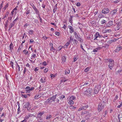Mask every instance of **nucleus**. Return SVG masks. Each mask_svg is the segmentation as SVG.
<instances>
[{"label": "nucleus", "mask_w": 122, "mask_h": 122, "mask_svg": "<svg viewBox=\"0 0 122 122\" xmlns=\"http://www.w3.org/2000/svg\"><path fill=\"white\" fill-rule=\"evenodd\" d=\"M101 48L100 47H98L97 48H96L95 49H94L93 50V52H97V50H99L100 48Z\"/></svg>", "instance_id": "nucleus-39"}, {"label": "nucleus", "mask_w": 122, "mask_h": 122, "mask_svg": "<svg viewBox=\"0 0 122 122\" xmlns=\"http://www.w3.org/2000/svg\"><path fill=\"white\" fill-rule=\"evenodd\" d=\"M106 98L105 97H103V101L101 102L98 105V112H99L102 111L104 108L105 102H104V99Z\"/></svg>", "instance_id": "nucleus-1"}, {"label": "nucleus", "mask_w": 122, "mask_h": 122, "mask_svg": "<svg viewBox=\"0 0 122 122\" xmlns=\"http://www.w3.org/2000/svg\"><path fill=\"white\" fill-rule=\"evenodd\" d=\"M3 1H2V3L0 4V9H1L3 7Z\"/></svg>", "instance_id": "nucleus-63"}, {"label": "nucleus", "mask_w": 122, "mask_h": 122, "mask_svg": "<svg viewBox=\"0 0 122 122\" xmlns=\"http://www.w3.org/2000/svg\"><path fill=\"white\" fill-rule=\"evenodd\" d=\"M120 25L119 24L117 25L115 28V30H119L120 29Z\"/></svg>", "instance_id": "nucleus-19"}, {"label": "nucleus", "mask_w": 122, "mask_h": 122, "mask_svg": "<svg viewBox=\"0 0 122 122\" xmlns=\"http://www.w3.org/2000/svg\"><path fill=\"white\" fill-rule=\"evenodd\" d=\"M118 39H113L111 40H110L107 41V43L109 44H110L112 43L115 41L118 40Z\"/></svg>", "instance_id": "nucleus-11"}, {"label": "nucleus", "mask_w": 122, "mask_h": 122, "mask_svg": "<svg viewBox=\"0 0 122 122\" xmlns=\"http://www.w3.org/2000/svg\"><path fill=\"white\" fill-rule=\"evenodd\" d=\"M63 47V46L60 45L57 48V50L58 51H60L61 49Z\"/></svg>", "instance_id": "nucleus-29"}, {"label": "nucleus", "mask_w": 122, "mask_h": 122, "mask_svg": "<svg viewBox=\"0 0 122 122\" xmlns=\"http://www.w3.org/2000/svg\"><path fill=\"white\" fill-rule=\"evenodd\" d=\"M70 39L69 41V42H71L72 41L74 40V39H73L72 36H71L70 37Z\"/></svg>", "instance_id": "nucleus-45"}, {"label": "nucleus", "mask_w": 122, "mask_h": 122, "mask_svg": "<svg viewBox=\"0 0 122 122\" xmlns=\"http://www.w3.org/2000/svg\"><path fill=\"white\" fill-rule=\"evenodd\" d=\"M41 96L39 95H36L34 97V99H38L40 98Z\"/></svg>", "instance_id": "nucleus-37"}, {"label": "nucleus", "mask_w": 122, "mask_h": 122, "mask_svg": "<svg viewBox=\"0 0 122 122\" xmlns=\"http://www.w3.org/2000/svg\"><path fill=\"white\" fill-rule=\"evenodd\" d=\"M50 45L51 46H52L51 47V48L50 49V50L53 51V52H54V49L53 47V44L52 43H50Z\"/></svg>", "instance_id": "nucleus-27"}, {"label": "nucleus", "mask_w": 122, "mask_h": 122, "mask_svg": "<svg viewBox=\"0 0 122 122\" xmlns=\"http://www.w3.org/2000/svg\"><path fill=\"white\" fill-rule=\"evenodd\" d=\"M77 40L80 41L81 43L83 42V40L81 38L79 37H78L77 38H76Z\"/></svg>", "instance_id": "nucleus-24"}, {"label": "nucleus", "mask_w": 122, "mask_h": 122, "mask_svg": "<svg viewBox=\"0 0 122 122\" xmlns=\"http://www.w3.org/2000/svg\"><path fill=\"white\" fill-rule=\"evenodd\" d=\"M10 65H11V67L13 69V68H14L13 66V65L14 64L13 62L12 61H11L10 62Z\"/></svg>", "instance_id": "nucleus-57"}, {"label": "nucleus", "mask_w": 122, "mask_h": 122, "mask_svg": "<svg viewBox=\"0 0 122 122\" xmlns=\"http://www.w3.org/2000/svg\"><path fill=\"white\" fill-rule=\"evenodd\" d=\"M16 70H17L19 71H20V67L17 64L16 66Z\"/></svg>", "instance_id": "nucleus-40"}, {"label": "nucleus", "mask_w": 122, "mask_h": 122, "mask_svg": "<svg viewBox=\"0 0 122 122\" xmlns=\"http://www.w3.org/2000/svg\"><path fill=\"white\" fill-rule=\"evenodd\" d=\"M15 24V23L14 22H11L10 24L9 25V27L8 30H10L11 29V28L13 27V26H14Z\"/></svg>", "instance_id": "nucleus-14"}, {"label": "nucleus", "mask_w": 122, "mask_h": 122, "mask_svg": "<svg viewBox=\"0 0 122 122\" xmlns=\"http://www.w3.org/2000/svg\"><path fill=\"white\" fill-rule=\"evenodd\" d=\"M88 112L86 110H83L81 112V114L83 115L85 114H86Z\"/></svg>", "instance_id": "nucleus-33"}, {"label": "nucleus", "mask_w": 122, "mask_h": 122, "mask_svg": "<svg viewBox=\"0 0 122 122\" xmlns=\"http://www.w3.org/2000/svg\"><path fill=\"white\" fill-rule=\"evenodd\" d=\"M90 67H88L86 68L84 70V71L85 72H86L89 71L90 69Z\"/></svg>", "instance_id": "nucleus-22"}, {"label": "nucleus", "mask_w": 122, "mask_h": 122, "mask_svg": "<svg viewBox=\"0 0 122 122\" xmlns=\"http://www.w3.org/2000/svg\"><path fill=\"white\" fill-rule=\"evenodd\" d=\"M117 9H115L113 10L111 14L112 15L115 14L117 11Z\"/></svg>", "instance_id": "nucleus-20"}, {"label": "nucleus", "mask_w": 122, "mask_h": 122, "mask_svg": "<svg viewBox=\"0 0 122 122\" xmlns=\"http://www.w3.org/2000/svg\"><path fill=\"white\" fill-rule=\"evenodd\" d=\"M101 37V36L99 34V33L98 32H96L95 35H94V40H97V37L100 38Z\"/></svg>", "instance_id": "nucleus-8"}, {"label": "nucleus", "mask_w": 122, "mask_h": 122, "mask_svg": "<svg viewBox=\"0 0 122 122\" xmlns=\"http://www.w3.org/2000/svg\"><path fill=\"white\" fill-rule=\"evenodd\" d=\"M103 17V15H102L101 14H100L98 16V17L100 18H101Z\"/></svg>", "instance_id": "nucleus-44"}, {"label": "nucleus", "mask_w": 122, "mask_h": 122, "mask_svg": "<svg viewBox=\"0 0 122 122\" xmlns=\"http://www.w3.org/2000/svg\"><path fill=\"white\" fill-rule=\"evenodd\" d=\"M101 89V86L99 85H97L95 86L94 90V92L95 94H97L99 92L100 90Z\"/></svg>", "instance_id": "nucleus-4"}, {"label": "nucleus", "mask_w": 122, "mask_h": 122, "mask_svg": "<svg viewBox=\"0 0 122 122\" xmlns=\"http://www.w3.org/2000/svg\"><path fill=\"white\" fill-rule=\"evenodd\" d=\"M53 101L51 99V98H49V99L46 101V102L47 103H51Z\"/></svg>", "instance_id": "nucleus-21"}, {"label": "nucleus", "mask_w": 122, "mask_h": 122, "mask_svg": "<svg viewBox=\"0 0 122 122\" xmlns=\"http://www.w3.org/2000/svg\"><path fill=\"white\" fill-rule=\"evenodd\" d=\"M69 101L68 102V104L70 105H72L74 103V102L73 101Z\"/></svg>", "instance_id": "nucleus-35"}, {"label": "nucleus", "mask_w": 122, "mask_h": 122, "mask_svg": "<svg viewBox=\"0 0 122 122\" xmlns=\"http://www.w3.org/2000/svg\"><path fill=\"white\" fill-rule=\"evenodd\" d=\"M23 53L25 54V55H29L30 53L28 51H27L25 49L23 51Z\"/></svg>", "instance_id": "nucleus-18"}, {"label": "nucleus", "mask_w": 122, "mask_h": 122, "mask_svg": "<svg viewBox=\"0 0 122 122\" xmlns=\"http://www.w3.org/2000/svg\"><path fill=\"white\" fill-rule=\"evenodd\" d=\"M33 116H35L33 115V114H32L30 113H28L27 114L25 118V119H28L30 117H32Z\"/></svg>", "instance_id": "nucleus-10"}, {"label": "nucleus", "mask_w": 122, "mask_h": 122, "mask_svg": "<svg viewBox=\"0 0 122 122\" xmlns=\"http://www.w3.org/2000/svg\"><path fill=\"white\" fill-rule=\"evenodd\" d=\"M36 56V54H34L33 53V55L31 56V59H32L33 58H35Z\"/></svg>", "instance_id": "nucleus-43"}, {"label": "nucleus", "mask_w": 122, "mask_h": 122, "mask_svg": "<svg viewBox=\"0 0 122 122\" xmlns=\"http://www.w3.org/2000/svg\"><path fill=\"white\" fill-rule=\"evenodd\" d=\"M116 105H117V107L118 108H120L122 106V102L119 101V104L117 103Z\"/></svg>", "instance_id": "nucleus-13"}, {"label": "nucleus", "mask_w": 122, "mask_h": 122, "mask_svg": "<svg viewBox=\"0 0 122 122\" xmlns=\"http://www.w3.org/2000/svg\"><path fill=\"white\" fill-rule=\"evenodd\" d=\"M78 58L77 57H74L73 58L74 61V62L76 61L78 59Z\"/></svg>", "instance_id": "nucleus-55"}, {"label": "nucleus", "mask_w": 122, "mask_h": 122, "mask_svg": "<svg viewBox=\"0 0 122 122\" xmlns=\"http://www.w3.org/2000/svg\"><path fill=\"white\" fill-rule=\"evenodd\" d=\"M92 90L91 88L87 89L85 92V94L88 97L92 95Z\"/></svg>", "instance_id": "nucleus-2"}, {"label": "nucleus", "mask_w": 122, "mask_h": 122, "mask_svg": "<svg viewBox=\"0 0 122 122\" xmlns=\"http://www.w3.org/2000/svg\"><path fill=\"white\" fill-rule=\"evenodd\" d=\"M65 98V96L64 95H61V96L60 97V100L63 99V98Z\"/></svg>", "instance_id": "nucleus-53"}, {"label": "nucleus", "mask_w": 122, "mask_h": 122, "mask_svg": "<svg viewBox=\"0 0 122 122\" xmlns=\"http://www.w3.org/2000/svg\"><path fill=\"white\" fill-rule=\"evenodd\" d=\"M69 42H67L65 45L64 47L66 48H67V47L69 46Z\"/></svg>", "instance_id": "nucleus-25"}, {"label": "nucleus", "mask_w": 122, "mask_h": 122, "mask_svg": "<svg viewBox=\"0 0 122 122\" xmlns=\"http://www.w3.org/2000/svg\"><path fill=\"white\" fill-rule=\"evenodd\" d=\"M66 61V58L64 56H63L62 57V61L64 62H65Z\"/></svg>", "instance_id": "nucleus-41"}, {"label": "nucleus", "mask_w": 122, "mask_h": 122, "mask_svg": "<svg viewBox=\"0 0 122 122\" xmlns=\"http://www.w3.org/2000/svg\"><path fill=\"white\" fill-rule=\"evenodd\" d=\"M118 97V96L117 95H116L115 97L114 98V100H113V102H115L116 101V100L117 99Z\"/></svg>", "instance_id": "nucleus-52"}, {"label": "nucleus", "mask_w": 122, "mask_h": 122, "mask_svg": "<svg viewBox=\"0 0 122 122\" xmlns=\"http://www.w3.org/2000/svg\"><path fill=\"white\" fill-rule=\"evenodd\" d=\"M70 109H73L74 108H76V107H75L74 106H70Z\"/></svg>", "instance_id": "nucleus-59"}, {"label": "nucleus", "mask_w": 122, "mask_h": 122, "mask_svg": "<svg viewBox=\"0 0 122 122\" xmlns=\"http://www.w3.org/2000/svg\"><path fill=\"white\" fill-rule=\"evenodd\" d=\"M116 74L117 75L119 74L120 75H122V69H119L116 71Z\"/></svg>", "instance_id": "nucleus-12"}, {"label": "nucleus", "mask_w": 122, "mask_h": 122, "mask_svg": "<svg viewBox=\"0 0 122 122\" xmlns=\"http://www.w3.org/2000/svg\"><path fill=\"white\" fill-rule=\"evenodd\" d=\"M113 24L112 21H110L107 24V26L110 27L112 26Z\"/></svg>", "instance_id": "nucleus-17"}, {"label": "nucleus", "mask_w": 122, "mask_h": 122, "mask_svg": "<svg viewBox=\"0 0 122 122\" xmlns=\"http://www.w3.org/2000/svg\"><path fill=\"white\" fill-rule=\"evenodd\" d=\"M55 34L57 36H59L60 34V32H55Z\"/></svg>", "instance_id": "nucleus-49"}, {"label": "nucleus", "mask_w": 122, "mask_h": 122, "mask_svg": "<svg viewBox=\"0 0 122 122\" xmlns=\"http://www.w3.org/2000/svg\"><path fill=\"white\" fill-rule=\"evenodd\" d=\"M57 95H56L54 96H53L52 97H50L51 99L53 101H54L55 100V99L56 96Z\"/></svg>", "instance_id": "nucleus-26"}, {"label": "nucleus", "mask_w": 122, "mask_h": 122, "mask_svg": "<svg viewBox=\"0 0 122 122\" xmlns=\"http://www.w3.org/2000/svg\"><path fill=\"white\" fill-rule=\"evenodd\" d=\"M81 5V4L79 2H78L76 4V5L77 6H80Z\"/></svg>", "instance_id": "nucleus-64"}, {"label": "nucleus", "mask_w": 122, "mask_h": 122, "mask_svg": "<svg viewBox=\"0 0 122 122\" xmlns=\"http://www.w3.org/2000/svg\"><path fill=\"white\" fill-rule=\"evenodd\" d=\"M22 47V46H21V45L20 46H19V48H18V49L17 50V51H20V50L21 49V47Z\"/></svg>", "instance_id": "nucleus-58"}, {"label": "nucleus", "mask_w": 122, "mask_h": 122, "mask_svg": "<svg viewBox=\"0 0 122 122\" xmlns=\"http://www.w3.org/2000/svg\"><path fill=\"white\" fill-rule=\"evenodd\" d=\"M88 107V105H85L82 107L83 109H85L87 108Z\"/></svg>", "instance_id": "nucleus-46"}, {"label": "nucleus", "mask_w": 122, "mask_h": 122, "mask_svg": "<svg viewBox=\"0 0 122 122\" xmlns=\"http://www.w3.org/2000/svg\"><path fill=\"white\" fill-rule=\"evenodd\" d=\"M9 5V4L8 3H7L5 6L3 8V9L5 11V10L6 9V8L8 7Z\"/></svg>", "instance_id": "nucleus-38"}, {"label": "nucleus", "mask_w": 122, "mask_h": 122, "mask_svg": "<svg viewBox=\"0 0 122 122\" xmlns=\"http://www.w3.org/2000/svg\"><path fill=\"white\" fill-rule=\"evenodd\" d=\"M106 21L104 20H102V21H101V23L102 24H103L105 23L106 22Z\"/></svg>", "instance_id": "nucleus-47"}, {"label": "nucleus", "mask_w": 122, "mask_h": 122, "mask_svg": "<svg viewBox=\"0 0 122 122\" xmlns=\"http://www.w3.org/2000/svg\"><path fill=\"white\" fill-rule=\"evenodd\" d=\"M114 61L112 59L109 60V67L110 69L112 70L113 68L114 64Z\"/></svg>", "instance_id": "nucleus-3"}, {"label": "nucleus", "mask_w": 122, "mask_h": 122, "mask_svg": "<svg viewBox=\"0 0 122 122\" xmlns=\"http://www.w3.org/2000/svg\"><path fill=\"white\" fill-rule=\"evenodd\" d=\"M44 113V111L42 112L39 113L38 114V115L40 116V117H41L42 116V115Z\"/></svg>", "instance_id": "nucleus-31"}, {"label": "nucleus", "mask_w": 122, "mask_h": 122, "mask_svg": "<svg viewBox=\"0 0 122 122\" xmlns=\"http://www.w3.org/2000/svg\"><path fill=\"white\" fill-rule=\"evenodd\" d=\"M70 73V71L69 70H68V71H65V74L66 75L68 74L69 73Z\"/></svg>", "instance_id": "nucleus-54"}, {"label": "nucleus", "mask_w": 122, "mask_h": 122, "mask_svg": "<svg viewBox=\"0 0 122 122\" xmlns=\"http://www.w3.org/2000/svg\"><path fill=\"white\" fill-rule=\"evenodd\" d=\"M21 96L24 97L26 98L27 97V95L25 94L23 95L22 94H21Z\"/></svg>", "instance_id": "nucleus-51"}, {"label": "nucleus", "mask_w": 122, "mask_h": 122, "mask_svg": "<svg viewBox=\"0 0 122 122\" xmlns=\"http://www.w3.org/2000/svg\"><path fill=\"white\" fill-rule=\"evenodd\" d=\"M89 82H87L85 83L84 85H81V86H84L86 85H88L89 84Z\"/></svg>", "instance_id": "nucleus-61"}, {"label": "nucleus", "mask_w": 122, "mask_h": 122, "mask_svg": "<svg viewBox=\"0 0 122 122\" xmlns=\"http://www.w3.org/2000/svg\"><path fill=\"white\" fill-rule=\"evenodd\" d=\"M24 106L25 108H27L28 110L30 109V103L29 102H26L24 105Z\"/></svg>", "instance_id": "nucleus-6"}, {"label": "nucleus", "mask_w": 122, "mask_h": 122, "mask_svg": "<svg viewBox=\"0 0 122 122\" xmlns=\"http://www.w3.org/2000/svg\"><path fill=\"white\" fill-rule=\"evenodd\" d=\"M69 20L70 23L71 24H72V19L69 18Z\"/></svg>", "instance_id": "nucleus-62"}, {"label": "nucleus", "mask_w": 122, "mask_h": 122, "mask_svg": "<svg viewBox=\"0 0 122 122\" xmlns=\"http://www.w3.org/2000/svg\"><path fill=\"white\" fill-rule=\"evenodd\" d=\"M68 28L70 30V33H72L74 31L73 28L70 25H68Z\"/></svg>", "instance_id": "nucleus-15"}, {"label": "nucleus", "mask_w": 122, "mask_h": 122, "mask_svg": "<svg viewBox=\"0 0 122 122\" xmlns=\"http://www.w3.org/2000/svg\"><path fill=\"white\" fill-rule=\"evenodd\" d=\"M48 71V68H46L44 70V73L47 72Z\"/></svg>", "instance_id": "nucleus-60"}, {"label": "nucleus", "mask_w": 122, "mask_h": 122, "mask_svg": "<svg viewBox=\"0 0 122 122\" xmlns=\"http://www.w3.org/2000/svg\"><path fill=\"white\" fill-rule=\"evenodd\" d=\"M109 12V10L107 8H105L102 10V12L104 14L108 13Z\"/></svg>", "instance_id": "nucleus-7"}, {"label": "nucleus", "mask_w": 122, "mask_h": 122, "mask_svg": "<svg viewBox=\"0 0 122 122\" xmlns=\"http://www.w3.org/2000/svg\"><path fill=\"white\" fill-rule=\"evenodd\" d=\"M8 14V12H7L6 14V15H5V16H3V17L2 18V19H4L6 17H7Z\"/></svg>", "instance_id": "nucleus-48"}, {"label": "nucleus", "mask_w": 122, "mask_h": 122, "mask_svg": "<svg viewBox=\"0 0 122 122\" xmlns=\"http://www.w3.org/2000/svg\"><path fill=\"white\" fill-rule=\"evenodd\" d=\"M104 33H106L107 32H111L112 30L111 29H106L104 30Z\"/></svg>", "instance_id": "nucleus-32"}, {"label": "nucleus", "mask_w": 122, "mask_h": 122, "mask_svg": "<svg viewBox=\"0 0 122 122\" xmlns=\"http://www.w3.org/2000/svg\"><path fill=\"white\" fill-rule=\"evenodd\" d=\"M51 115L48 114L46 116V119H48L51 118Z\"/></svg>", "instance_id": "nucleus-28"}, {"label": "nucleus", "mask_w": 122, "mask_h": 122, "mask_svg": "<svg viewBox=\"0 0 122 122\" xmlns=\"http://www.w3.org/2000/svg\"><path fill=\"white\" fill-rule=\"evenodd\" d=\"M18 108L17 109V110H18V113H19L20 112V104H19V105L18 104Z\"/></svg>", "instance_id": "nucleus-50"}, {"label": "nucleus", "mask_w": 122, "mask_h": 122, "mask_svg": "<svg viewBox=\"0 0 122 122\" xmlns=\"http://www.w3.org/2000/svg\"><path fill=\"white\" fill-rule=\"evenodd\" d=\"M9 47L10 50V51H12V49H13L14 47L13 44L12 43V42L11 43L9 46Z\"/></svg>", "instance_id": "nucleus-16"}, {"label": "nucleus", "mask_w": 122, "mask_h": 122, "mask_svg": "<svg viewBox=\"0 0 122 122\" xmlns=\"http://www.w3.org/2000/svg\"><path fill=\"white\" fill-rule=\"evenodd\" d=\"M72 41L73 43L75 45H77L78 43V42L75 39H74Z\"/></svg>", "instance_id": "nucleus-34"}, {"label": "nucleus", "mask_w": 122, "mask_h": 122, "mask_svg": "<svg viewBox=\"0 0 122 122\" xmlns=\"http://www.w3.org/2000/svg\"><path fill=\"white\" fill-rule=\"evenodd\" d=\"M74 35L76 38H77L79 36L77 35V34L76 32H74Z\"/></svg>", "instance_id": "nucleus-42"}, {"label": "nucleus", "mask_w": 122, "mask_h": 122, "mask_svg": "<svg viewBox=\"0 0 122 122\" xmlns=\"http://www.w3.org/2000/svg\"><path fill=\"white\" fill-rule=\"evenodd\" d=\"M76 98V97L75 96L72 95L71 96H69L67 99L68 101H73V100L75 99Z\"/></svg>", "instance_id": "nucleus-9"}, {"label": "nucleus", "mask_w": 122, "mask_h": 122, "mask_svg": "<svg viewBox=\"0 0 122 122\" xmlns=\"http://www.w3.org/2000/svg\"><path fill=\"white\" fill-rule=\"evenodd\" d=\"M67 80H66L65 78L64 77H63L62 78V80L61 81V83H62V82H65L67 81Z\"/></svg>", "instance_id": "nucleus-36"}, {"label": "nucleus", "mask_w": 122, "mask_h": 122, "mask_svg": "<svg viewBox=\"0 0 122 122\" xmlns=\"http://www.w3.org/2000/svg\"><path fill=\"white\" fill-rule=\"evenodd\" d=\"M30 42L31 43H33V42H34V43H35L34 40L32 39H31L30 40Z\"/></svg>", "instance_id": "nucleus-56"}, {"label": "nucleus", "mask_w": 122, "mask_h": 122, "mask_svg": "<svg viewBox=\"0 0 122 122\" xmlns=\"http://www.w3.org/2000/svg\"><path fill=\"white\" fill-rule=\"evenodd\" d=\"M40 81L41 83H44L46 81V80L45 78H43L41 79Z\"/></svg>", "instance_id": "nucleus-23"}, {"label": "nucleus", "mask_w": 122, "mask_h": 122, "mask_svg": "<svg viewBox=\"0 0 122 122\" xmlns=\"http://www.w3.org/2000/svg\"><path fill=\"white\" fill-rule=\"evenodd\" d=\"M34 33V31L33 30H29L28 31V33L30 35H32Z\"/></svg>", "instance_id": "nucleus-30"}, {"label": "nucleus", "mask_w": 122, "mask_h": 122, "mask_svg": "<svg viewBox=\"0 0 122 122\" xmlns=\"http://www.w3.org/2000/svg\"><path fill=\"white\" fill-rule=\"evenodd\" d=\"M122 49V46L120 45H119L116 47L114 51L115 52H118L120 50Z\"/></svg>", "instance_id": "nucleus-5"}]
</instances>
